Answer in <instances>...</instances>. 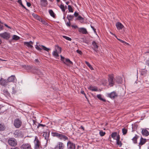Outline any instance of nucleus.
<instances>
[{"label":"nucleus","instance_id":"55","mask_svg":"<svg viewBox=\"0 0 149 149\" xmlns=\"http://www.w3.org/2000/svg\"><path fill=\"white\" fill-rule=\"evenodd\" d=\"M76 52L78 53L79 54H82V52L81 51L79 50L78 49L77 50Z\"/></svg>","mask_w":149,"mask_h":149},{"label":"nucleus","instance_id":"53","mask_svg":"<svg viewBox=\"0 0 149 149\" xmlns=\"http://www.w3.org/2000/svg\"><path fill=\"white\" fill-rule=\"evenodd\" d=\"M36 48L37 49L40 51H41V50H42V49L39 47L37 45L36 46Z\"/></svg>","mask_w":149,"mask_h":149},{"label":"nucleus","instance_id":"20","mask_svg":"<svg viewBox=\"0 0 149 149\" xmlns=\"http://www.w3.org/2000/svg\"><path fill=\"white\" fill-rule=\"evenodd\" d=\"M120 137L119 135H118L117 137L116 140V143L119 146V147H121L122 145V143L120 141Z\"/></svg>","mask_w":149,"mask_h":149},{"label":"nucleus","instance_id":"17","mask_svg":"<svg viewBox=\"0 0 149 149\" xmlns=\"http://www.w3.org/2000/svg\"><path fill=\"white\" fill-rule=\"evenodd\" d=\"M24 45H26L28 47H30L32 48L33 47V46L32 45L33 43L31 41H30L29 42H24Z\"/></svg>","mask_w":149,"mask_h":149},{"label":"nucleus","instance_id":"1","mask_svg":"<svg viewBox=\"0 0 149 149\" xmlns=\"http://www.w3.org/2000/svg\"><path fill=\"white\" fill-rule=\"evenodd\" d=\"M22 67L25 70H30L31 71L33 72L34 70H36L37 72H40V70L38 69L37 68L32 65H24Z\"/></svg>","mask_w":149,"mask_h":149},{"label":"nucleus","instance_id":"18","mask_svg":"<svg viewBox=\"0 0 149 149\" xmlns=\"http://www.w3.org/2000/svg\"><path fill=\"white\" fill-rule=\"evenodd\" d=\"M141 133L143 136H147L149 135V132L146 129H142Z\"/></svg>","mask_w":149,"mask_h":149},{"label":"nucleus","instance_id":"60","mask_svg":"<svg viewBox=\"0 0 149 149\" xmlns=\"http://www.w3.org/2000/svg\"><path fill=\"white\" fill-rule=\"evenodd\" d=\"M4 25H5V26L8 27V28H9L10 29H11V28L9 26H8L6 24H4Z\"/></svg>","mask_w":149,"mask_h":149},{"label":"nucleus","instance_id":"48","mask_svg":"<svg viewBox=\"0 0 149 149\" xmlns=\"http://www.w3.org/2000/svg\"><path fill=\"white\" fill-rule=\"evenodd\" d=\"M61 60L63 62V63H65V58L64 57L62 56L61 55Z\"/></svg>","mask_w":149,"mask_h":149},{"label":"nucleus","instance_id":"54","mask_svg":"<svg viewBox=\"0 0 149 149\" xmlns=\"http://www.w3.org/2000/svg\"><path fill=\"white\" fill-rule=\"evenodd\" d=\"M42 19L39 16H38L37 17V18L36 19L39 20L40 21Z\"/></svg>","mask_w":149,"mask_h":149},{"label":"nucleus","instance_id":"2","mask_svg":"<svg viewBox=\"0 0 149 149\" xmlns=\"http://www.w3.org/2000/svg\"><path fill=\"white\" fill-rule=\"evenodd\" d=\"M108 81L109 85L110 86H112L114 84L115 78L113 74L109 75Z\"/></svg>","mask_w":149,"mask_h":149},{"label":"nucleus","instance_id":"22","mask_svg":"<svg viewBox=\"0 0 149 149\" xmlns=\"http://www.w3.org/2000/svg\"><path fill=\"white\" fill-rule=\"evenodd\" d=\"M49 132H45L43 134V136L45 138V139L47 141L49 139Z\"/></svg>","mask_w":149,"mask_h":149},{"label":"nucleus","instance_id":"61","mask_svg":"<svg viewBox=\"0 0 149 149\" xmlns=\"http://www.w3.org/2000/svg\"><path fill=\"white\" fill-rule=\"evenodd\" d=\"M10 149H19L17 147H15V148H11Z\"/></svg>","mask_w":149,"mask_h":149},{"label":"nucleus","instance_id":"64","mask_svg":"<svg viewBox=\"0 0 149 149\" xmlns=\"http://www.w3.org/2000/svg\"><path fill=\"white\" fill-rule=\"evenodd\" d=\"M81 128L83 130H84V127L82 126H81Z\"/></svg>","mask_w":149,"mask_h":149},{"label":"nucleus","instance_id":"43","mask_svg":"<svg viewBox=\"0 0 149 149\" xmlns=\"http://www.w3.org/2000/svg\"><path fill=\"white\" fill-rule=\"evenodd\" d=\"M99 134L101 136H103L105 135L106 133L105 132L102 130L100 131Z\"/></svg>","mask_w":149,"mask_h":149},{"label":"nucleus","instance_id":"42","mask_svg":"<svg viewBox=\"0 0 149 149\" xmlns=\"http://www.w3.org/2000/svg\"><path fill=\"white\" fill-rule=\"evenodd\" d=\"M3 93L6 96H8L9 95V93L7 90H4Z\"/></svg>","mask_w":149,"mask_h":149},{"label":"nucleus","instance_id":"51","mask_svg":"<svg viewBox=\"0 0 149 149\" xmlns=\"http://www.w3.org/2000/svg\"><path fill=\"white\" fill-rule=\"evenodd\" d=\"M70 21H69L68 22H67L66 23V25L68 27H70Z\"/></svg>","mask_w":149,"mask_h":149},{"label":"nucleus","instance_id":"27","mask_svg":"<svg viewBox=\"0 0 149 149\" xmlns=\"http://www.w3.org/2000/svg\"><path fill=\"white\" fill-rule=\"evenodd\" d=\"M65 63H64L68 65H69L70 64H72L73 63L68 58H66L65 59Z\"/></svg>","mask_w":149,"mask_h":149},{"label":"nucleus","instance_id":"37","mask_svg":"<svg viewBox=\"0 0 149 149\" xmlns=\"http://www.w3.org/2000/svg\"><path fill=\"white\" fill-rule=\"evenodd\" d=\"M19 38H20V37H19L18 36H16V35H14L13 36V38H12L13 40H18L19 39Z\"/></svg>","mask_w":149,"mask_h":149},{"label":"nucleus","instance_id":"23","mask_svg":"<svg viewBox=\"0 0 149 149\" xmlns=\"http://www.w3.org/2000/svg\"><path fill=\"white\" fill-rule=\"evenodd\" d=\"M51 134L52 136H53L57 137L59 139L61 134H59L56 132H52Z\"/></svg>","mask_w":149,"mask_h":149},{"label":"nucleus","instance_id":"29","mask_svg":"<svg viewBox=\"0 0 149 149\" xmlns=\"http://www.w3.org/2000/svg\"><path fill=\"white\" fill-rule=\"evenodd\" d=\"M55 50H57V52L58 53H60L61 51V47L58 46V45H55Z\"/></svg>","mask_w":149,"mask_h":149},{"label":"nucleus","instance_id":"50","mask_svg":"<svg viewBox=\"0 0 149 149\" xmlns=\"http://www.w3.org/2000/svg\"><path fill=\"white\" fill-rule=\"evenodd\" d=\"M19 130H16L14 134L15 135H17L18 134H19Z\"/></svg>","mask_w":149,"mask_h":149},{"label":"nucleus","instance_id":"32","mask_svg":"<svg viewBox=\"0 0 149 149\" xmlns=\"http://www.w3.org/2000/svg\"><path fill=\"white\" fill-rule=\"evenodd\" d=\"M74 18V16L73 15H68L67 17V18L69 21L72 20Z\"/></svg>","mask_w":149,"mask_h":149},{"label":"nucleus","instance_id":"38","mask_svg":"<svg viewBox=\"0 0 149 149\" xmlns=\"http://www.w3.org/2000/svg\"><path fill=\"white\" fill-rule=\"evenodd\" d=\"M68 9L70 12L72 13L73 12V9L72 8V6L70 5H68Z\"/></svg>","mask_w":149,"mask_h":149},{"label":"nucleus","instance_id":"59","mask_svg":"<svg viewBox=\"0 0 149 149\" xmlns=\"http://www.w3.org/2000/svg\"><path fill=\"white\" fill-rule=\"evenodd\" d=\"M27 5L28 6L30 7L31 6V4L30 3L27 2Z\"/></svg>","mask_w":149,"mask_h":149},{"label":"nucleus","instance_id":"31","mask_svg":"<svg viewBox=\"0 0 149 149\" xmlns=\"http://www.w3.org/2000/svg\"><path fill=\"white\" fill-rule=\"evenodd\" d=\"M88 88L90 90H91L92 91H98V90L96 88H94L91 86H90L88 87Z\"/></svg>","mask_w":149,"mask_h":149},{"label":"nucleus","instance_id":"44","mask_svg":"<svg viewBox=\"0 0 149 149\" xmlns=\"http://www.w3.org/2000/svg\"><path fill=\"white\" fill-rule=\"evenodd\" d=\"M40 22H42V24L45 25H47V26H48L49 25L48 24L45 20L42 19Z\"/></svg>","mask_w":149,"mask_h":149},{"label":"nucleus","instance_id":"57","mask_svg":"<svg viewBox=\"0 0 149 149\" xmlns=\"http://www.w3.org/2000/svg\"><path fill=\"white\" fill-rule=\"evenodd\" d=\"M91 27L93 29L94 31V32L95 33H96V29L94 28V27L91 26Z\"/></svg>","mask_w":149,"mask_h":149},{"label":"nucleus","instance_id":"63","mask_svg":"<svg viewBox=\"0 0 149 149\" xmlns=\"http://www.w3.org/2000/svg\"><path fill=\"white\" fill-rule=\"evenodd\" d=\"M93 49L96 52H97L98 51V50H97V48H93Z\"/></svg>","mask_w":149,"mask_h":149},{"label":"nucleus","instance_id":"35","mask_svg":"<svg viewBox=\"0 0 149 149\" xmlns=\"http://www.w3.org/2000/svg\"><path fill=\"white\" fill-rule=\"evenodd\" d=\"M85 63L89 67V68L91 70H93V67L87 61H85Z\"/></svg>","mask_w":149,"mask_h":149},{"label":"nucleus","instance_id":"16","mask_svg":"<svg viewBox=\"0 0 149 149\" xmlns=\"http://www.w3.org/2000/svg\"><path fill=\"white\" fill-rule=\"evenodd\" d=\"M78 31L81 33L83 34H88V32L86 29L84 28H79Z\"/></svg>","mask_w":149,"mask_h":149},{"label":"nucleus","instance_id":"62","mask_svg":"<svg viewBox=\"0 0 149 149\" xmlns=\"http://www.w3.org/2000/svg\"><path fill=\"white\" fill-rule=\"evenodd\" d=\"M81 93L82 94H84V95H85V93L84 92V91H81Z\"/></svg>","mask_w":149,"mask_h":149},{"label":"nucleus","instance_id":"56","mask_svg":"<svg viewBox=\"0 0 149 149\" xmlns=\"http://www.w3.org/2000/svg\"><path fill=\"white\" fill-rule=\"evenodd\" d=\"M133 125H134L133 127L132 128H134L135 129H136L138 127V125L136 124H134Z\"/></svg>","mask_w":149,"mask_h":149},{"label":"nucleus","instance_id":"12","mask_svg":"<svg viewBox=\"0 0 149 149\" xmlns=\"http://www.w3.org/2000/svg\"><path fill=\"white\" fill-rule=\"evenodd\" d=\"M8 82L7 80L3 78L0 79V84L4 86H6L8 84Z\"/></svg>","mask_w":149,"mask_h":149},{"label":"nucleus","instance_id":"40","mask_svg":"<svg viewBox=\"0 0 149 149\" xmlns=\"http://www.w3.org/2000/svg\"><path fill=\"white\" fill-rule=\"evenodd\" d=\"M60 8L62 10L63 12H65V7L63 5L61 4L59 6Z\"/></svg>","mask_w":149,"mask_h":149},{"label":"nucleus","instance_id":"6","mask_svg":"<svg viewBox=\"0 0 149 149\" xmlns=\"http://www.w3.org/2000/svg\"><path fill=\"white\" fill-rule=\"evenodd\" d=\"M0 37L6 40H8L10 37V34L7 32L0 33Z\"/></svg>","mask_w":149,"mask_h":149},{"label":"nucleus","instance_id":"14","mask_svg":"<svg viewBox=\"0 0 149 149\" xmlns=\"http://www.w3.org/2000/svg\"><path fill=\"white\" fill-rule=\"evenodd\" d=\"M146 141V139H144L142 137H141L139 145V149H141V146L144 144Z\"/></svg>","mask_w":149,"mask_h":149},{"label":"nucleus","instance_id":"24","mask_svg":"<svg viewBox=\"0 0 149 149\" xmlns=\"http://www.w3.org/2000/svg\"><path fill=\"white\" fill-rule=\"evenodd\" d=\"M58 52H57L56 50H55L52 53V54L53 56L56 58L57 59H59V58H58L59 56V55L58 54Z\"/></svg>","mask_w":149,"mask_h":149},{"label":"nucleus","instance_id":"21","mask_svg":"<svg viewBox=\"0 0 149 149\" xmlns=\"http://www.w3.org/2000/svg\"><path fill=\"white\" fill-rule=\"evenodd\" d=\"M59 139L61 140H63L64 141H65L66 140H68V139L67 136H65L64 134H61Z\"/></svg>","mask_w":149,"mask_h":149},{"label":"nucleus","instance_id":"9","mask_svg":"<svg viewBox=\"0 0 149 149\" xmlns=\"http://www.w3.org/2000/svg\"><path fill=\"white\" fill-rule=\"evenodd\" d=\"M107 96L110 97L112 99H113L115 97L118 96L117 94L115 91H113L110 93L107 94Z\"/></svg>","mask_w":149,"mask_h":149},{"label":"nucleus","instance_id":"3","mask_svg":"<svg viewBox=\"0 0 149 149\" xmlns=\"http://www.w3.org/2000/svg\"><path fill=\"white\" fill-rule=\"evenodd\" d=\"M8 144L12 146H15L17 145V142L15 139L13 138H9L8 140Z\"/></svg>","mask_w":149,"mask_h":149},{"label":"nucleus","instance_id":"52","mask_svg":"<svg viewBox=\"0 0 149 149\" xmlns=\"http://www.w3.org/2000/svg\"><path fill=\"white\" fill-rule=\"evenodd\" d=\"M3 28L4 27L3 25L0 24V31L3 30Z\"/></svg>","mask_w":149,"mask_h":149},{"label":"nucleus","instance_id":"47","mask_svg":"<svg viewBox=\"0 0 149 149\" xmlns=\"http://www.w3.org/2000/svg\"><path fill=\"white\" fill-rule=\"evenodd\" d=\"M45 126H46L45 125H43L42 124L39 123L38 125L37 126V128H38L40 127H45Z\"/></svg>","mask_w":149,"mask_h":149},{"label":"nucleus","instance_id":"15","mask_svg":"<svg viewBox=\"0 0 149 149\" xmlns=\"http://www.w3.org/2000/svg\"><path fill=\"white\" fill-rule=\"evenodd\" d=\"M116 26L118 30L122 29L124 27V26L121 23L119 22L116 23Z\"/></svg>","mask_w":149,"mask_h":149},{"label":"nucleus","instance_id":"49","mask_svg":"<svg viewBox=\"0 0 149 149\" xmlns=\"http://www.w3.org/2000/svg\"><path fill=\"white\" fill-rule=\"evenodd\" d=\"M32 15V16L36 19V18H37V17L38 16L37 15L34 13H33Z\"/></svg>","mask_w":149,"mask_h":149},{"label":"nucleus","instance_id":"13","mask_svg":"<svg viewBox=\"0 0 149 149\" xmlns=\"http://www.w3.org/2000/svg\"><path fill=\"white\" fill-rule=\"evenodd\" d=\"M8 82H14L16 81V79L15 76L14 75H12L9 77L7 79Z\"/></svg>","mask_w":149,"mask_h":149},{"label":"nucleus","instance_id":"30","mask_svg":"<svg viewBox=\"0 0 149 149\" xmlns=\"http://www.w3.org/2000/svg\"><path fill=\"white\" fill-rule=\"evenodd\" d=\"M49 14L51 16H52L54 18H55L56 16L55 15V14L54 12L52 10H49Z\"/></svg>","mask_w":149,"mask_h":149},{"label":"nucleus","instance_id":"8","mask_svg":"<svg viewBox=\"0 0 149 149\" xmlns=\"http://www.w3.org/2000/svg\"><path fill=\"white\" fill-rule=\"evenodd\" d=\"M67 148L68 149H75V144L69 141L67 143Z\"/></svg>","mask_w":149,"mask_h":149},{"label":"nucleus","instance_id":"34","mask_svg":"<svg viewBox=\"0 0 149 149\" xmlns=\"http://www.w3.org/2000/svg\"><path fill=\"white\" fill-rule=\"evenodd\" d=\"M92 45L93 47V48H98V46L97 44V43L95 41H93L92 42Z\"/></svg>","mask_w":149,"mask_h":149},{"label":"nucleus","instance_id":"10","mask_svg":"<svg viewBox=\"0 0 149 149\" xmlns=\"http://www.w3.org/2000/svg\"><path fill=\"white\" fill-rule=\"evenodd\" d=\"M65 145L61 142H58L57 145L55 147L54 149H64Z\"/></svg>","mask_w":149,"mask_h":149},{"label":"nucleus","instance_id":"19","mask_svg":"<svg viewBox=\"0 0 149 149\" xmlns=\"http://www.w3.org/2000/svg\"><path fill=\"white\" fill-rule=\"evenodd\" d=\"M40 5L41 6L43 7H46L48 4L47 0H40Z\"/></svg>","mask_w":149,"mask_h":149},{"label":"nucleus","instance_id":"58","mask_svg":"<svg viewBox=\"0 0 149 149\" xmlns=\"http://www.w3.org/2000/svg\"><path fill=\"white\" fill-rule=\"evenodd\" d=\"M71 26H72V28H74L75 29H76L78 28V26L77 25L74 26V25H72Z\"/></svg>","mask_w":149,"mask_h":149},{"label":"nucleus","instance_id":"25","mask_svg":"<svg viewBox=\"0 0 149 149\" xmlns=\"http://www.w3.org/2000/svg\"><path fill=\"white\" fill-rule=\"evenodd\" d=\"M118 135H119V134H118L117 132H113L111 134V137L114 139H116V136L117 137Z\"/></svg>","mask_w":149,"mask_h":149},{"label":"nucleus","instance_id":"11","mask_svg":"<svg viewBox=\"0 0 149 149\" xmlns=\"http://www.w3.org/2000/svg\"><path fill=\"white\" fill-rule=\"evenodd\" d=\"M21 149H31V145L29 143H24L20 146Z\"/></svg>","mask_w":149,"mask_h":149},{"label":"nucleus","instance_id":"28","mask_svg":"<svg viewBox=\"0 0 149 149\" xmlns=\"http://www.w3.org/2000/svg\"><path fill=\"white\" fill-rule=\"evenodd\" d=\"M138 137L139 136L136 134L135 136L132 139V140L133 141L134 143L136 144L137 143V140Z\"/></svg>","mask_w":149,"mask_h":149},{"label":"nucleus","instance_id":"36","mask_svg":"<svg viewBox=\"0 0 149 149\" xmlns=\"http://www.w3.org/2000/svg\"><path fill=\"white\" fill-rule=\"evenodd\" d=\"M17 2L19 3L23 8L25 9L26 10H29L27 9L26 8V7L24 6V5L22 4L21 0H18L17 1Z\"/></svg>","mask_w":149,"mask_h":149},{"label":"nucleus","instance_id":"33","mask_svg":"<svg viewBox=\"0 0 149 149\" xmlns=\"http://www.w3.org/2000/svg\"><path fill=\"white\" fill-rule=\"evenodd\" d=\"M97 98L100 99V100H102L103 102H105L106 101V100L105 99L102 98L101 95L100 94H98L97 95Z\"/></svg>","mask_w":149,"mask_h":149},{"label":"nucleus","instance_id":"45","mask_svg":"<svg viewBox=\"0 0 149 149\" xmlns=\"http://www.w3.org/2000/svg\"><path fill=\"white\" fill-rule=\"evenodd\" d=\"M63 37L66 39V40H69V41H71V39L70 38H69L68 37L66 36H63Z\"/></svg>","mask_w":149,"mask_h":149},{"label":"nucleus","instance_id":"4","mask_svg":"<svg viewBox=\"0 0 149 149\" xmlns=\"http://www.w3.org/2000/svg\"><path fill=\"white\" fill-rule=\"evenodd\" d=\"M22 123V121L19 118H16L14 121V125L16 128H19L21 126Z\"/></svg>","mask_w":149,"mask_h":149},{"label":"nucleus","instance_id":"41","mask_svg":"<svg viewBox=\"0 0 149 149\" xmlns=\"http://www.w3.org/2000/svg\"><path fill=\"white\" fill-rule=\"evenodd\" d=\"M122 132L123 135H125L127 132V130L125 128H123L122 129Z\"/></svg>","mask_w":149,"mask_h":149},{"label":"nucleus","instance_id":"7","mask_svg":"<svg viewBox=\"0 0 149 149\" xmlns=\"http://www.w3.org/2000/svg\"><path fill=\"white\" fill-rule=\"evenodd\" d=\"M73 15L74 17L75 16L76 17H77L75 19V21H80L81 23H82L84 22V18L80 15H79V13H78L76 12H75Z\"/></svg>","mask_w":149,"mask_h":149},{"label":"nucleus","instance_id":"26","mask_svg":"<svg viewBox=\"0 0 149 149\" xmlns=\"http://www.w3.org/2000/svg\"><path fill=\"white\" fill-rule=\"evenodd\" d=\"M6 128L5 125L3 123H0V131H4Z\"/></svg>","mask_w":149,"mask_h":149},{"label":"nucleus","instance_id":"5","mask_svg":"<svg viewBox=\"0 0 149 149\" xmlns=\"http://www.w3.org/2000/svg\"><path fill=\"white\" fill-rule=\"evenodd\" d=\"M34 143L35 144L34 149H39L40 148L41 146L40 142L39 140L38 137L36 136L35 139L34 140Z\"/></svg>","mask_w":149,"mask_h":149},{"label":"nucleus","instance_id":"39","mask_svg":"<svg viewBox=\"0 0 149 149\" xmlns=\"http://www.w3.org/2000/svg\"><path fill=\"white\" fill-rule=\"evenodd\" d=\"M41 46L42 47L43 49L47 52L50 50V48H47L44 46L42 45Z\"/></svg>","mask_w":149,"mask_h":149},{"label":"nucleus","instance_id":"46","mask_svg":"<svg viewBox=\"0 0 149 149\" xmlns=\"http://www.w3.org/2000/svg\"><path fill=\"white\" fill-rule=\"evenodd\" d=\"M117 39L119 41H120V42L123 43H125V44H126V45H129V44L126 42H125V41H123V40L120 39H118V38H117Z\"/></svg>","mask_w":149,"mask_h":149}]
</instances>
